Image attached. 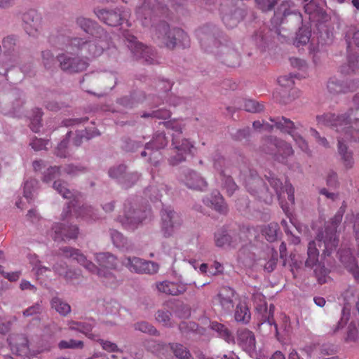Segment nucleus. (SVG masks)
Wrapping results in <instances>:
<instances>
[{
    "instance_id": "obj_51",
    "label": "nucleus",
    "mask_w": 359,
    "mask_h": 359,
    "mask_svg": "<svg viewBox=\"0 0 359 359\" xmlns=\"http://www.w3.org/2000/svg\"><path fill=\"white\" fill-rule=\"evenodd\" d=\"M77 25L87 33H92L96 24L90 19L79 18L76 20Z\"/></svg>"
},
{
    "instance_id": "obj_44",
    "label": "nucleus",
    "mask_w": 359,
    "mask_h": 359,
    "mask_svg": "<svg viewBox=\"0 0 359 359\" xmlns=\"http://www.w3.org/2000/svg\"><path fill=\"white\" fill-rule=\"evenodd\" d=\"M58 348L61 350L62 349H76L79 348L81 349L83 348V342L80 340H62L58 344Z\"/></svg>"
},
{
    "instance_id": "obj_61",
    "label": "nucleus",
    "mask_w": 359,
    "mask_h": 359,
    "mask_svg": "<svg viewBox=\"0 0 359 359\" xmlns=\"http://www.w3.org/2000/svg\"><path fill=\"white\" fill-rule=\"evenodd\" d=\"M97 80H99V76L97 74H86L83 76V81H81V87L86 92L93 93L92 90L88 86L87 83L96 82Z\"/></svg>"
},
{
    "instance_id": "obj_26",
    "label": "nucleus",
    "mask_w": 359,
    "mask_h": 359,
    "mask_svg": "<svg viewBox=\"0 0 359 359\" xmlns=\"http://www.w3.org/2000/svg\"><path fill=\"white\" fill-rule=\"evenodd\" d=\"M67 325L70 330L79 332L93 339L95 338V335L92 333V330L95 326V320L93 319H88L82 322L69 320Z\"/></svg>"
},
{
    "instance_id": "obj_27",
    "label": "nucleus",
    "mask_w": 359,
    "mask_h": 359,
    "mask_svg": "<svg viewBox=\"0 0 359 359\" xmlns=\"http://www.w3.org/2000/svg\"><path fill=\"white\" fill-rule=\"evenodd\" d=\"M340 260L345 268L352 273L356 281L359 282V266L356 259L352 255L350 250H344L340 252Z\"/></svg>"
},
{
    "instance_id": "obj_40",
    "label": "nucleus",
    "mask_w": 359,
    "mask_h": 359,
    "mask_svg": "<svg viewBox=\"0 0 359 359\" xmlns=\"http://www.w3.org/2000/svg\"><path fill=\"white\" fill-rule=\"evenodd\" d=\"M311 30L309 28H300L297 33L294 44L297 47L306 45L310 39Z\"/></svg>"
},
{
    "instance_id": "obj_20",
    "label": "nucleus",
    "mask_w": 359,
    "mask_h": 359,
    "mask_svg": "<svg viewBox=\"0 0 359 359\" xmlns=\"http://www.w3.org/2000/svg\"><path fill=\"white\" fill-rule=\"evenodd\" d=\"M238 344L247 353L252 355L256 352V339L254 333L248 330L242 329L238 331Z\"/></svg>"
},
{
    "instance_id": "obj_17",
    "label": "nucleus",
    "mask_w": 359,
    "mask_h": 359,
    "mask_svg": "<svg viewBox=\"0 0 359 359\" xmlns=\"http://www.w3.org/2000/svg\"><path fill=\"white\" fill-rule=\"evenodd\" d=\"M22 19L25 32L29 36H36L42 27L41 15L35 10H29L22 15Z\"/></svg>"
},
{
    "instance_id": "obj_52",
    "label": "nucleus",
    "mask_w": 359,
    "mask_h": 359,
    "mask_svg": "<svg viewBox=\"0 0 359 359\" xmlns=\"http://www.w3.org/2000/svg\"><path fill=\"white\" fill-rule=\"evenodd\" d=\"M17 44V39L14 36H8L2 40V46L5 52L11 53L15 51Z\"/></svg>"
},
{
    "instance_id": "obj_49",
    "label": "nucleus",
    "mask_w": 359,
    "mask_h": 359,
    "mask_svg": "<svg viewBox=\"0 0 359 359\" xmlns=\"http://www.w3.org/2000/svg\"><path fill=\"white\" fill-rule=\"evenodd\" d=\"M143 118H156L158 119H167L170 117V111L165 109H160L153 111L151 113H144L142 116Z\"/></svg>"
},
{
    "instance_id": "obj_6",
    "label": "nucleus",
    "mask_w": 359,
    "mask_h": 359,
    "mask_svg": "<svg viewBox=\"0 0 359 359\" xmlns=\"http://www.w3.org/2000/svg\"><path fill=\"white\" fill-rule=\"evenodd\" d=\"M270 121L273 123V125L260 121H255L253 122V128L256 130L264 129L267 130H272L274 127L282 133L289 134L296 144L299 146L302 151L306 153H309V147L307 142L303 137L298 134V130H301L302 126L300 123L295 124L290 119L284 116H279L276 118H270Z\"/></svg>"
},
{
    "instance_id": "obj_9",
    "label": "nucleus",
    "mask_w": 359,
    "mask_h": 359,
    "mask_svg": "<svg viewBox=\"0 0 359 359\" xmlns=\"http://www.w3.org/2000/svg\"><path fill=\"white\" fill-rule=\"evenodd\" d=\"M262 150L266 154L273 155L276 161L285 165L289 164L290 158L294 155L290 144L273 137L264 140Z\"/></svg>"
},
{
    "instance_id": "obj_35",
    "label": "nucleus",
    "mask_w": 359,
    "mask_h": 359,
    "mask_svg": "<svg viewBox=\"0 0 359 359\" xmlns=\"http://www.w3.org/2000/svg\"><path fill=\"white\" fill-rule=\"evenodd\" d=\"M210 326L212 330L217 332L219 336L223 338L225 341L228 342L233 341V337L231 332L225 325L218 322L212 321L210 323Z\"/></svg>"
},
{
    "instance_id": "obj_46",
    "label": "nucleus",
    "mask_w": 359,
    "mask_h": 359,
    "mask_svg": "<svg viewBox=\"0 0 359 359\" xmlns=\"http://www.w3.org/2000/svg\"><path fill=\"white\" fill-rule=\"evenodd\" d=\"M274 306L273 304H271L269 306V311L267 310L266 306H264V313L262 315V323H267L270 325H273L276 331L278 330V326L276 323H275V320L273 318V312H274Z\"/></svg>"
},
{
    "instance_id": "obj_18",
    "label": "nucleus",
    "mask_w": 359,
    "mask_h": 359,
    "mask_svg": "<svg viewBox=\"0 0 359 359\" xmlns=\"http://www.w3.org/2000/svg\"><path fill=\"white\" fill-rule=\"evenodd\" d=\"M128 46L137 60L144 59L147 64H152L154 62V51L151 48L144 46L137 41L136 37L130 36L127 38Z\"/></svg>"
},
{
    "instance_id": "obj_58",
    "label": "nucleus",
    "mask_w": 359,
    "mask_h": 359,
    "mask_svg": "<svg viewBox=\"0 0 359 359\" xmlns=\"http://www.w3.org/2000/svg\"><path fill=\"white\" fill-rule=\"evenodd\" d=\"M358 62V57H349L348 65L341 67V72L343 74H350L356 71V64Z\"/></svg>"
},
{
    "instance_id": "obj_36",
    "label": "nucleus",
    "mask_w": 359,
    "mask_h": 359,
    "mask_svg": "<svg viewBox=\"0 0 359 359\" xmlns=\"http://www.w3.org/2000/svg\"><path fill=\"white\" fill-rule=\"evenodd\" d=\"M278 230V224L273 222L262 228V233L268 241L273 242L276 240Z\"/></svg>"
},
{
    "instance_id": "obj_23",
    "label": "nucleus",
    "mask_w": 359,
    "mask_h": 359,
    "mask_svg": "<svg viewBox=\"0 0 359 359\" xmlns=\"http://www.w3.org/2000/svg\"><path fill=\"white\" fill-rule=\"evenodd\" d=\"M203 203L221 214L228 212V207L219 191L215 190L210 193L203 200Z\"/></svg>"
},
{
    "instance_id": "obj_37",
    "label": "nucleus",
    "mask_w": 359,
    "mask_h": 359,
    "mask_svg": "<svg viewBox=\"0 0 359 359\" xmlns=\"http://www.w3.org/2000/svg\"><path fill=\"white\" fill-rule=\"evenodd\" d=\"M345 39L348 48H351L353 43L359 47V30H357L355 27H348L346 32Z\"/></svg>"
},
{
    "instance_id": "obj_30",
    "label": "nucleus",
    "mask_w": 359,
    "mask_h": 359,
    "mask_svg": "<svg viewBox=\"0 0 359 359\" xmlns=\"http://www.w3.org/2000/svg\"><path fill=\"white\" fill-rule=\"evenodd\" d=\"M240 239L236 235H230L226 230L219 229L215 233V245L218 247L229 245L236 248L238 244V240Z\"/></svg>"
},
{
    "instance_id": "obj_41",
    "label": "nucleus",
    "mask_w": 359,
    "mask_h": 359,
    "mask_svg": "<svg viewBox=\"0 0 359 359\" xmlns=\"http://www.w3.org/2000/svg\"><path fill=\"white\" fill-rule=\"evenodd\" d=\"M171 316L172 314L169 311L158 310L156 315V319L164 326L172 327L175 323L172 320Z\"/></svg>"
},
{
    "instance_id": "obj_22",
    "label": "nucleus",
    "mask_w": 359,
    "mask_h": 359,
    "mask_svg": "<svg viewBox=\"0 0 359 359\" xmlns=\"http://www.w3.org/2000/svg\"><path fill=\"white\" fill-rule=\"evenodd\" d=\"M182 181L188 188L191 189L205 191L208 187V183L205 179L196 172L191 170L184 173Z\"/></svg>"
},
{
    "instance_id": "obj_7",
    "label": "nucleus",
    "mask_w": 359,
    "mask_h": 359,
    "mask_svg": "<svg viewBox=\"0 0 359 359\" xmlns=\"http://www.w3.org/2000/svg\"><path fill=\"white\" fill-rule=\"evenodd\" d=\"M167 129L173 130L170 156L168 161L172 165H177L186 159V156L191 153L194 145L187 139H181L180 135L182 133V124L180 121L172 120L163 123Z\"/></svg>"
},
{
    "instance_id": "obj_34",
    "label": "nucleus",
    "mask_w": 359,
    "mask_h": 359,
    "mask_svg": "<svg viewBox=\"0 0 359 359\" xmlns=\"http://www.w3.org/2000/svg\"><path fill=\"white\" fill-rule=\"evenodd\" d=\"M52 309L61 316H66L71 312V306L59 297H53L50 302Z\"/></svg>"
},
{
    "instance_id": "obj_16",
    "label": "nucleus",
    "mask_w": 359,
    "mask_h": 359,
    "mask_svg": "<svg viewBox=\"0 0 359 359\" xmlns=\"http://www.w3.org/2000/svg\"><path fill=\"white\" fill-rule=\"evenodd\" d=\"M151 216L150 208L144 210H133L130 208L128 210L127 205H125V217L121 219L120 222L126 229H133L137 226V224L142 222L146 218Z\"/></svg>"
},
{
    "instance_id": "obj_54",
    "label": "nucleus",
    "mask_w": 359,
    "mask_h": 359,
    "mask_svg": "<svg viewBox=\"0 0 359 359\" xmlns=\"http://www.w3.org/2000/svg\"><path fill=\"white\" fill-rule=\"evenodd\" d=\"M36 184L37 182L33 179L27 180L25 182L24 196L27 199L29 202L32 199L33 191Z\"/></svg>"
},
{
    "instance_id": "obj_31",
    "label": "nucleus",
    "mask_w": 359,
    "mask_h": 359,
    "mask_svg": "<svg viewBox=\"0 0 359 359\" xmlns=\"http://www.w3.org/2000/svg\"><path fill=\"white\" fill-rule=\"evenodd\" d=\"M168 144V140L164 133L156 134L153 139L146 144V149L158 151L164 148Z\"/></svg>"
},
{
    "instance_id": "obj_50",
    "label": "nucleus",
    "mask_w": 359,
    "mask_h": 359,
    "mask_svg": "<svg viewBox=\"0 0 359 359\" xmlns=\"http://www.w3.org/2000/svg\"><path fill=\"white\" fill-rule=\"evenodd\" d=\"M135 329L141 331L142 332L148 333L151 335H156L158 333V331L156 330V328L147 322L137 323L135 324Z\"/></svg>"
},
{
    "instance_id": "obj_5",
    "label": "nucleus",
    "mask_w": 359,
    "mask_h": 359,
    "mask_svg": "<svg viewBox=\"0 0 359 359\" xmlns=\"http://www.w3.org/2000/svg\"><path fill=\"white\" fill-rule=\"evenodd\" d=\"M97 33L100 34V36L89 41H84L81 38L71 39L70 48L80 53L84 59L88 60V62L90 60L100 56L109 47L110 39L102 28L99 27Z\"/></svg>"
},
{
    "instance_id": "obj_1",
    "label": "nucleus",
    "mask_w": 359,
    "mask_h": 359,
    "mask_svg": "<svg viewBox=\"0 0 359 359\" xmlns=\"http://www.w3.org/2000/svg\"><path fill=\"white\" fill-rule=\"evenodd\" d=\"M345 210V205L341 206L334 216L331 219V226H330V225L327 224L324 231L318 233L316 240L309 243L307 259L305 261V266L309 268L316 266L314 273L320 284L327 283L329 277L327 276V269L324 266L318 265L319 250L317 248V246L321 248L322 245H323L324 249L322 250L325 256H329L333 250L336 248L339 241L336 236L337 227L342 220Z\"/></svg>"
},
{
    "instance_id": "obj_57",
    "label": "nucleus",
    "mask_w": 359,
    "mask_h": 359,
    "mask_svg": "<svg viewBox=\"0 0 359 359\" xmlns=\"http://www.w3.org/2000/svg\"><path fill=\"white\" fill-rule=\"evenodd\" d=\"M350 317V312L348 309L344 307L341 310V317L337 325L333 330V332L335 333L338 330L342 329L348 323Z\"/></svg>"
},
{
    "instance_id": "obj_19",
    "label": "nucleus",
    "mask_w": 359,
    "mask_h": 359,
    "mask_svg": "<svg viewBox=\"0 0 359 359\" xmlns=\"http://www.w3.org/2000/svg\"><path fill=\"white\" fill-rule=\"evenodd\" d=\"M79 229L76 226H65L56 223L53 225L50 236L55 241L75 239L77 238Z\"/></svg>"
},
{
    "instance_id": "obj_2",
    "label": "nucleus",
    "mask_w": 359,
    "mask_h": 359,
    "mask_svg": "<svg viewBox=\"0 0 359 359\" xmlns=\"http://www.w3.org/2000/svg\"><path fill=\"white\" fill-rule=\"evenodd\" d=\"M267 180L273 192L264 187L262 180L256 172H251L245 180V187L252 195L257 194L258 198L267 204L272 202L273 194H276L281 208L285 214H287L290 209L289 204L292 205L294 204V187L287 182H285L283 185L279 179L274 177H269Z\"/></svg>"
},
{
    "instance_id": "obj_15",
    "label": "nucleus",
    "mask_w": 359,
    "mask_h": 359,
    "mask_svg": "<svg viewBox=\"0 0 359 359\" xmlns=\"http://www.w3.org/2000/svg\"><path fill=\"white\" fill-rule=\"evenodd\" d=\"M122 262L130 271L137 273H154L158 270V264L138 257H128Z\"/></svg>"
},
{
    "instance_id": "obj_45",
    "label": "nucleus",
    "mask_w": 359,
    "mask_h": 359,
    "mask_svg": "<svg viewBox=\"0 0 359 359\" xmlns=\"http://www.w3.org/2000/svg\"><path fill=\"white\" fill-rule=\"evenodd\" d=\"M41 60L44 67L47 69H52L55 65V58L49 50L41 52Z\"/></svg>"
},
{
    "instance_id": "obj_33",
    "label": "nucleus",
    "mask_w": 359,
    "mask_h": 359,
    "mask_svg": "<svg viewBox=\"0 0 359 359\" xmlns=\"http://www.w3.org/2000/svg\"><path fill=\"white\" fill-rule=\"evenodd\" d=\"M234 318L237 322L248 323L250 321V313L245 304L240 303L236 306Z\"/></svg>"
},
{
    "instance_id": "obj_53",
    "label": "nucleus",
    "mask_w": 359,
    "mask_h": 359,
    "mask_svg": "<svg viewBox=\"0 0 359 359\" xmlns=\"http://www.w3.org/2000/svg\"><path fill=\"white\" fill-rule=\"evenodd\" d=\"M222 184L228 195L231 196L237 189L238 187L230 176H224L222 179Z\"/></svg>"
},
{
    "instance_id": "obj_47",
    "label": "nucleus",
    "mask_w": 359,
    "mask_h": 359,
    "mask_svg": "<svg viewBox=\"0 0 359 359\" xmlns=\"http://www.w3.org/2000/svg\"><path fill=\"white\" fill-rule=\"evenodd\" d=\"M53 188L64 198H71L74 194L72 191L67 188L66 183L60 180L55 181L53 183Z\"/></svg>"
},
{
    "instance_id": "obj_55",
    "label": "nucleus",
    "mask_w": 359,
    "mask_h": 359,
    "mask_svg": "<svg viewBox=\"0 0 359 359\" xmlns=\"http://www.w3.org/2000/svg\"><path fill=\"white\" fill-rule=\"evenodd\" d=\"M291 65L297 68L299 70H301L304 72L303 74H302L301 77H306L307 76V74L306 72L307 69V64L306 62L302 59L297 58V57H291L290 59Z\"/></svg>"
},
{
    "instance_id": "obj_42",
    "label": "nucleus",
    "mask_w": 359,
    "mask_h": 359,
    "mask_svg": "<svg viewBox=\"0 0 359 359\" xmlns=\"http://www.w3.org/2000/svg\"><path fill=\"white\" fill-rule=\"evenodd\" d=\"M243 108L248 112L259 113L263 111L264 107L263 103L249 99L244 101Z\"/></svg>"
},
{
    "instance_id": "obj_3",
    "label": "nucleus",
    "mask_w": 359,
    "mask_h": 359,
    "mask_svg": "<svg viewBox=\"0 0 359 359\" xmlns=\"http://www.w3.org/2000/svg\"><path fill=\"white\" fill-rule=\"evenodd\" d=\"M316 120L318 125L330 127L340 134L337 137L338 152L345 168L346 169L353 168L354 164L353 154L348 151L344 142L359 141V130H353L347 118L331 112L317 116Z\"/></svg>"
},
{
    "instance_id": "obj_56",
    "label": "nucleus",
    "mask_w": 359,
    "mask_h": 359,
    "mask_svg": "<svg viewBox=\"0 0 359 359\" xmlns=\"http://www.w3.org/2000/svg\"><path fill=\"white\" fill-rule=\"evenodd\" d=\"M110 235L114 245H116L117 248H121L124 246L126 240L120 232L112 229L110 231Z\"/></svg>"
},
{
    "instance_id": "obj_25",
    "label": "nucleus",
    "mask_w": 359,
    "mask_h": 359,
    "mask_svg": "<svg viewBox=\"0 0 359 359\" xmlns=\"http://www.w3.org/2000/svg\"><path fill=\"white\" fill-rule=\"evenodd\" d=\"M357 86L354 82H350L348 84L344 83V81L337 78H330L327 82V89L329 92L334 95L340 93H346L348 92L356 90Z\"/></svg>"
},
{
    "instance_id": "obj_63",
    "label": "nucleus",
    "mask_w": 359,
    "mask_h": 359,
    "mask_svg": "<svg viewBox=\"0 0 359 359\" xmlns=\"http://www.w3.org/2000/svg\"><path fill=\"white\" fill-rule=\"evenodd\" d=\"M279 0H256L257 4L262 11H269L273 8Z\"/></svg>"
},
{
    "instance_id": "obj_4",
    "label": "nucleus",
    "mask_w": 359,
    "mask_h": 359,
    "mask_svg": "<svg viewBox=\"0 0 359 359\" xmlns=\"http://www.w3.org/2000/svg\"><path fill=\"white\" fill-rule=\"evenodd\" d=\"M60 255L65 257H70L76 260L88 271L93 273H96L106 285L112 286L115 284L116 278L109 270L116 269L118 262L116 257L112 254L102 252L95 255V259L100 266V269H97L92 262L87 260L86 257L77 249L65 247L60 249Z\"/></svg>"
},
{
    "instance_id": "obj_10",
    "label": "nucleus",
    "mask_w": 359,
    "mask_h": 359,
    "mask_svg": "<svg viewBox=\"0 0 359 359\" xmlns=\"http://www.w3.org/2000/svg\"><path fill=\"white\" fill-rule=\"evenodd\" d=\"M156 35L161 46H165L170 49L174 48L177 42L184 47L189 44V36L182 29L180 28L170 29L169 25L165 22L158 25Z\"/></svg>"
},
{
    "instance_id": "obj_64",
    "label": "nucleus",
    "mask_w": 359,
    "mask_h": 359,
    "mask_svg": "<svg viewBox=\"0 0 359 359\" xmlns=\"http://www.w3.org/2000/svg\"><path fill=\"white\" fill-rule=\"evenodd\" d=\"M310 133H311V135L313 136L316 139V140L318 144L323 146L325 148L330 147V144H329L328 141L327 140V139L324 137H321L320 135V133L316 129L311 128Z\"/></svg>"
},
{
    "instance_id": "obj_21",
    "label": "nucleus",
    "mask_w": 359,
    "mask_h": 359,
    "mask_svg": "<svg viewBox=\"0 0 359 359\" xmlns=\"http://www.w3.org/2000/svg\"><path fill=\"white\" fill-rule=\"evenodd\" d=\"M126 166L120 165L117 167L111 168L109 170V175L111 178L117 179L123 184V187H131L139 179L137 173L126 174Z\"/></svg>"
},
{
    "instance_id": "obj_11",
    "label": "nucleus",
    "mask_w": 359,
    "mask_h": 359,
    "mask_svg": "<svg viewBox=\"0 0 359 359\" xmlns=\"http://www.w3.org/2000/svg\"><path fill=\"white\" fill-rule=\"evenodd\" d=\"M289 22L299 25L302 22V16L293 3L285 1L275 11L274 15L271 18V23L275 27H277L285 22Z\"/></svg>"
},
{
    "instance_id": "obj_43",
    "label": "nucleus",
    "mask_w": 359,
    "mask_h": 359,
    "mask_svg": "<svg viewBox=\"0 0 359 359\" xmlns=\"http://www.w3.org/2000/svg\"><path fill=\"white\" fill-rule=\"evenodd\" d=\"M42 111L41 109L36 108L33 111V115L30 118L31 123L30 128L34 133H38L41 127V119L42 116Z\"/></svg>"
},
{
    "instance_id": "obj_32",
    "label": "nucleus",
    "mask_w": 359,
    "mask_h": 359,
    "mask_svg": "<svg viewBox=\"0 0 359 359\" xmlns=\"http://www.w3.org/2000/svg\"><path fill=\"white\" fill-rule=\"evenodd\" d=\"M67 266L63 262L57 263L53 266L54 271L59 276H62L67 280H72L78 278L79 273L71 270H67Z\"/></svg>"
},
{
    "instance_id": "obj_8",
    "label": "nucleus",
    "mask_w": 359,
    "mask_h": 359,
    "mask_svg": "<svg viewBox=\"0 0 359 359\" xmlns=\"http://www.w3.org/2000/svg\"><path fill=\"white\" fill-rule=\"evenodd\" d=\"M65 50L66 53H60L56 57L62 71L69 73H79L87 69L89 66L88 60L84 59L80 53L73 51L70 48V40Z\"/></svg>"
},
{
    "instance_id": "obj_48",
    "label": "nucleus",
    "mask_w": 359,
    "mask_h": 359,
    "mask_svg": "<svg viewBox=\"0 0 359 359\" xmlns=\"http://www.w3.org/2000/svg\"><path fill=\"white\" fill-rule=\"evenodd\" d=\"M269 259L265 264H261L264 266V270L268 272H271L276 266L278 261V253L273 250H270L268 254Z\"/></svg>"
},
{
    "instance_id": "obj_12",
    "label": "nucleus",
    "mask_w": 359,
    "mask_h": 359,
    "mask_svg": "<svg viewBox=\"0 0 359 359\" xmlns=\"http://www.w3.org/2000/svg\"><path fill=\"white\" fill-rule=\"evenodd\" d=\"M155 1L156 4L151 7L150 2L147 0H144L142 5L137 8V18L143 26H148L149 25L152 15H167V7L162 6L158 0Z\"/></svg>"
},
{
    "instance_id": "obj_24",
    "label": "nucleus",
    "mask_w": 359,
    "mask_h": 359,
    "mask_svg": "<svg viewBox=\"0 0 359 359\" xmlns=\"http://www.w3.org/2000/svg\"><path fill=\"white\" fill-rule=\"evenodd\" d=\"M236 292L234 290L230 287L226 286L220 288L217 296V299L225 311H231L233 308V298Z\"/></svg>"
},
{
    "instance_id": "obj_60",
    "label": "nucleus",
    "mask_w": 359,
    "mask_h": 359,
    "mask_svg": "<svg viewBox=\"0 0 359 359\" xmlns=\"http://www.w3.org/2000/svg\"><path fill=\"white\" fill-rule=\"evenodd\" d=\"M99 343L102 348L107 352H123L122 350H121L115 343H113L110 341L100 339Z\"/></svg>"
},
{
    "instance_id": "obj_62",
    "label": "nucleus",
    "mask_w": 359,
    "mask_h": 359,
    "mask_svg": "<svg viewBox=\"0 0 359 359\" xmlns=\"http://www.w3.org/2000/svg\"><path fill=\"white\" fill-rule=\"evenodd\" d=\"M60 175V168L59 167H50L47 169L46 172L43 175V181L46 182H49L56 177Z\"/></svg>"
},
{
    "instance_id": "obj_38",
    "label": "nucleus",
    "mask_w": 359,
    "mask_h": 359,
    "mask_svg": "<svg viewBox=\"0 0 359 359\" xmlns=\"http://www.w3.org/2000/svg\"><path fill=\"white\" fill-rule=\"evenodd\" d=\"M170 346L174 355L180 359H190L191 357L189 351L182 344L173 343L170 344Z\"/></svg>"
},
{
    "instance_id": "obj_59",
    "label": "nucleus",
    "mask_w": 359,
    "mask_h": 359,
    "mask_svg": "<svg viewBox=\"0 0 359 359\" xmlns=\"http://www.w3.org/2000/svg\"><path fill=\"white\" fill-rule=\"evenodd\" d=\"M43 311V306L41 303L37 302L34 305L28 307L23 311L25 317H30L34 315L40 314Z\"/></svg>"
},
{
    "instance_id": "obj_13",
    "label": "nucleus",
    "mask_w": 359,
    "mask_h": 359,
    "mask_svg": "<svg viewBox=\"0 0 359 359\" xmlns=\"http://www.w3.org/2000/svg\"><path fill=\"white\" fill-rule=\"evenodd\" d=\"M161 231L165 237H169L172 235L175 230L182 224V219L180 215L170 209V208H163L161 212Z\"/></svg>"
},
{
    "instance_id": "obj_29",
    "label": "nucleus",
    "mask_w": 359,
    "mask_h": 359,
    "mask_svg": "<svg viewBox=\"0 0 359 359\" xmlns=\"http://www.w3.org/2000/svg\"><path fill=\"white\" fill-rule=\"evenodd\" d=\"M156 287L159 292L173 296L183 294L187 290V287L184 284L166 280L157 283Z\"/></svg>"
},
{
    "instance_id": "obj_28",
    "label": "nucleus",
    "mask_w": 359,
    "mask_h": 359,
    "mask_svg": "<svg viewBox=\"0 0 359 359\" xmlns=\"http://www.w3.org/2000/svg\"><path fill=\"white\" fill-rule=\"evenodd\" d=\"M79 203L78 196H74V199L68 203V212L71 214L74 212L76 217H81L86 220L89 219H95L93 211L90 206L82 205L76 208V205Z\"/></svg>"
},
{
    "instance_id": "obj_14",
    "label": "nucleus",
    "mask_w": 359,
    "mask_h": 359,
    "mask_svg": "<svg viewBox=\"0 0 359 359\" xmlns=\"http://www.w3.org/2000/svg\"><path fill=\"white\" fill-rule=\"evenodd\" d=\"M95 13L100 20L109 26H117L122 24L124 20L126 21L128 26H130L127 19L128 13L126 11H121L120 9H97Z\"/></svg>"
},
{
    "instance_id": "obj_39",
    "label": "nucleus",
    "mask_w": 359,
    "mask_h": 359,
    "mask_svg": "<svg viewBox=\"0 0 359 359\" xmlns=\"http://www.w3.org/2000/svg\"><path fill=\"white\" fill-rule=\"evenodd\" d=\"M242 11L241 10H236L232 14H226L222 17V20L225 25L229 28H233L237 25L238 22L242 18Z\"/></svg>"
}]
</instances>
